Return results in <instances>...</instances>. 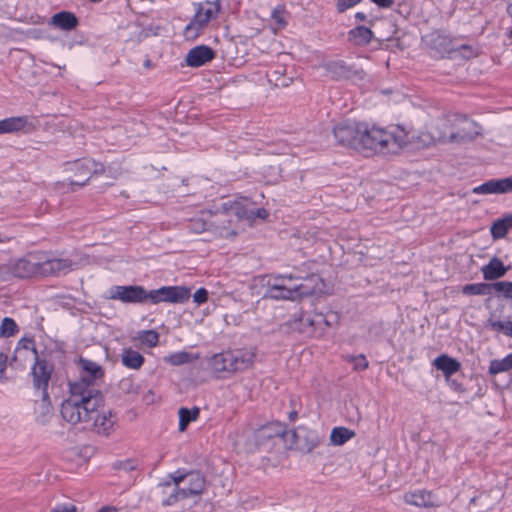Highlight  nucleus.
<instances>
[{
    "label": "nucleus",
    "instance_id": "338daca9",
    "mask_svg": "<svg viewBox=\"0 0 512 512\" xmlns=\"http://www.w3.org/2000/svg\"><path fill=\"white\" fill-rule=\"evenodd\" d=\"M485 496L483 494H480L479 496H474L470 499L469 501V504L470 505H475L477 501H480L484 498Z\"/></svg>",
    "mask_w": 512,
    "mask_h": 512
},
{
    "label": "nucleus",
    "instance_id": "774afa93",
    "mask_svg": "<svg viewBox=\"0 0 512 512\" xmlns=\"http://www.w3.org/2000/svg\"><path fill=\"white\" fill-rule=\"evenodd\" d=\"M506 2H507V6H506L507 14L512 18V0H506Z\"/></svg>",
    "mask_w": 512,
    "mask_h": 512
},
{
    "label": "nucleus",
    "instance_id": "c03bdc74",
    "mask_svg": "<svg viewBox=\"0 0 512 512\" xmlns=\"http://www.w3.org/2000/svg\"><path fill=\"white\" fill-rule=\"evenodd\" d=\"M285 8L283 6H277L272 10L271 18L274 23L277 25V28L283 29L287 25V22L284 18Z\"/></svg>",
    "mask_w": 512,
    "mask_h": 512
},
{
    "label": "nucleus",
    "instance_id": "0e129e2a",
    "mask_svg": "<svg viewBox=\"0 0 512 512\" xmlns=\"http://www.w3.org/2000/svg\"><path fill=\"white\" fill-rule=\"evenodd\" d=\"M268 168H269L270 170H272L273 175L275 176L274 181H277V178H278V176H279V172H280V168H279V166H273V165H270Z\"/></svg>",
    "mask_w": 512,
    "mask_h": 512
},
{
    "label": "nucleus",
    "instance_id": "8fccbe9b",
    "mask_svg": "<svg viewBox=\"0 0 512 512\" xmlns=\"http://www.w3.org/2000/svg\"><path fill=\"white\" fill-rule=\"evenodd\" d=\"M352 361L354 363V369L357 371H364L369 366V363H368L365 355H363V354L353 357Z\"/></svg>",
    "mask_w": 512,
    "mask_h": 512
},
{
    "label": "nucleus",
    "instance_id": "393cba45",
    "mask_svg": "<svg viewBox=\"0 0 512 512\" xmlns=\"http://www.w3.org/2000/svg\"><path fill=\"white\" fill-rule=\"evenodd\" d=\"M209 365L216 373H233L231 350L214 354L209 360Z\"/></svg>",
    "mask_w": 512,
    "mask_h": 512
},
{
    "label": "nucleus",
    "instance_id": "473e14b6",
    "mask_svg": "<svg viewBox=\"0 0 512 512\" xmlns=\"http://www.w3.org/2000/svg\"><path fill=\"white\" fill-rule=\"evenodd\" d=\"M355 436V432L346 427H334L330 433V442L333 445L341 446Z\"/></svg>",
    "mask_w": 512,
    "mask_h": 512
},
{
    "label": "nucleus",
    "instance_id": "de8ad7c7",
    "mask_svg": "<svg viewBox=\"0 0 512 512\" xmlns=\"http://www.w3.org/2000/svg\"><path fill=\"white\" fill-rule=\"evenodd\" d=\"M13 278H16L14 275L13 264L0 265V282H9Z\"/></svg>",
    "mask_w": 512,
    "mask_h": 512
},
{
    "label": "nucleus",
    "instance_id": "4468645a",
    "mask_svg": "<svg viewBox=\"0 0 512 512\" xmlns=\"http://www.w3.org/2000/svg\"><path fill=\"white\" fill-rule=\"evenodd\" d=\"M474 194H507L512 193V175L509 177L490 179L473 188Z\"/></svg>",
    "mask_w": 512,
    "mask_h": 512
},
{
    "label": "nucleus",
    "instance_id": "69168bd1",
    "mask_svg": "<svg viewBox=\"0 0 512 512\" xmlns=\"http://www.w3.org/2000/svg\"><path fill=\"white\" fill-rule=\"evenodd\" d=\"M297 418H298V412L295 409H293L292 411L289 412L288 419L291 422H295Z\"/></svg>",
    "mask_w": 512,
    "mask_h": 512
},
{
    "label": "nucleus",
    "instance_id": "864d4df0",
    "mask_svg": "<svg viewBox=\"0 0 512 512\" xmlns=\"http://www.w3.org/2000/svg\"><path fill=\"white\" fill-rule=\"evenodd\" d=\"M50 512H78V508L71 503H59Z\"/></svg>",
    "mask_w": 512,
    "mask_h": 512
},
{
    "label": "nucleus",
    "instance_id": "39448f33",
    "mask_svg": "<svg viewBox=\"0 0 512 512\" xmlns=\"http://www.w3.org/2000/svg\"><path fill=\"white\" fill-rule=\"evenodd\" d=\"M298 273L289 274H271L267 275L263 280L266 290L263 299L273 300H296L293 290V279L300 278Z\"/></svg>",
    "mask_w": 512,
    "mask_h": 512
},
{
    "label": "nucleus",
    "instance_id": "9b49d317",
    "mask_svg": "<svg viewBox=\"0 0 512 512\" xmlns=\"http://www.w3.org/2000/svg\"><path fill=\"white\" fill-rule=\"evenodd\" d=\"M34 359L35 363L31 369V374L33 376V386L34 388L42 391V399L44 402L49 401L47 388L51 374L53 372V367L49 366L46 360L39 359V356Z\"/></svg>",
    "mask_w": 512,
    "mask_h": 512
},
{
    "label": "nucleus",
    "instance_id": "0eeeda50",
    "mask_svg": "<svg viewBox=\"0 0 512 512\" xmlns=\"http://www.w3.org/2000/svg\"><path fill=\"white\" fill-rule=\"evenodd\" d=\"M288 448L302 453H310L318 447L322 441L317 431L305 426H298L289 431Z\"/></svg>",
    "mask_w": 512,
    "mask_h": 512
},
{
    "label": "nucleus",
    "instance_id": "a211bd4d",
    "mask_svg": "<svg viewBox=\"0 0 512 512\" xmlns=\"http://www.w3.org/2000/svg\"><path fill=\"white\" fill-rule=\"evenodd\" d=\"M324 68L326 72L335 80L350 79L356 75V70L353 66L348 65L343 60H332L325 63Z\"/></svg>",
    "mask_w": 512,
    "mask_h": 512
},
{
    "label": "nucleus",
    "instance_id": "cd10ccee",
    "mask_svg": "<svg viewBox=\"0 0 512 512\" xmlns=\"http://www.w3.org/2000/svg\"><path fill=\"white\" fill-rule=\"evenodd\" d=\"M207 25L208 24L202 18L194 14L191 21L184 28V38L188 41L196 40L202 34Z\"/></svg>",
    "mask_w": 512,
    "mask_h": 512
},
{
    "label": "nucleus",
    "instance_id": "6e6552de",
    "mask_svg": "<svg viewBox=\"0 0 512 512\" xmlns=\"http://www.w3.org/2000/svg\"><path fill=\"white\" fill-rule=\"evenodd\" d=\"M362 123L343 120L333 127V136L337 144L359 150Z\"/></svg>",
    "mask_w": 512,
    "mask_h": 512
},
{
    "label": "nucleus",
    "instance_id": "ddd939ff",
    "mask_svg": "<svg viewBox=\"0 0 512 512\" xmlns=\"http://www.w3.org/2000/svg\"><path fill=\"white\" fill-rule=\"evenodd\" d=\"M66 171L74 172L75 179H69L71 186L83 187L91 178V159L83 158L66 164Z\"/></svg>",
    "mask_w": 512,
    "mask_h": 512
},
{
    "label": "nucleus",
    "instance_id": "a18cd8bd",
    "mask_svg": "<svg viewBox=\"0 0 512 512\" xmlns=\"http://www.w3.org/2000/svg\"><path fill=\"white\" fill-rule=\"evenodd\" d=\"M174 488V481L168 476L157 485V490L162 497V500L171 493Z\"/></svg>",
    "mask_w": 512,
    "mask_h": 512
},
{
    "label": "nucleus",
    "instance_id": "49530a36",
    "mask_svg": "<svg viewBox=\"0 0 512 512\" xmlns=\"http://www.w3.org/2000/svg\"><path fill=\"white\" fill-rule=\"evenodd\" d=\"M119 388L126 394H138L139 387L134 384L131 378H124L119 383Z\"/></svg>",
    "mask_w": 512,
    "mask_h": 512
},
{
    "label": "nucleus",
    "instance_id": "f257e3e1",
    "mask_svg": "<svg viewBox=\"0 0 512 512\" xmlns=\"http://www.w3.org/2000/svg\"><path fill=\"white\" fill-rule=\"evenodd\" d=\"M80 389L79 385H69L70 396L61 404V416L73 425L82 423L84 429L99 435H110L117 417L110 410L102 413L99 411V408L104 405V395L102 392L88 394Z\"/></svg>",
    "mask_w": 512,
    "mask_h": 512
},
{
    "label": "nucleus",
    "instance_id": "4c0bfd02",
    "mask_svg": "<svg viewBox=\"0 0 512 512\" xmlns=\"http://www.w3.org/2000/svg\"><path fill=\"white\" fill-rule=\"evenodd\" d=\"M509 229H510V227H509V223L507 221V217L504 216L500 219H497L496 221H494L492 223L491 228H490V233H491L492 238L494 240H497V239L504 238L507 235Z\"/></svg>",
    "mask_w": 512,
    "mask_h": 512
},
{
    "label": "nucleus",
    "instance_id": "f3484780",
    "mask_svg": "<svg viewBox=\"0 0 512 512\" xmlns=\"http://www.w3.org/2000/svg\"><path fill=\"white\" fill-rule=\"evenodd\" d=\"M226 211H230L239 219H246L248 221H254L256 218L266 220L269 217V212L265 208L250 209L239 202H234L227 208V203L223 204Z\"/></svg>",
    "mask_w": 512,
    "mask_h": 512
},
{
    "label": "nucleus",
    "instance_id": "e2e57ef3",
    "mask_svg": "<svg viewBox=\"0 0 512 512\" xmlns=\"http://www.w3.org/2000/svg\"><path fill=\"white\" fill-rule=\"evenodd\" d=\"M98 512H118V510L113 506H103L98 510Z\"/></svg>",
    "mask_w": 512,
    "mask_h": 512
},
{
    "label": "nucleus",
    "instance_id": "f03ea898",
    "mask_svg": "<svg viewBox=\"0 0 512 512\" xmlns=\"http://www.w3.org/2000/svg\"><path fill=\"white\" fill-rule=\"evenodd\" d=\"M109 293V299L125 304H184L191 297V289L186 286H162L146 290L141 285H115L110 288Z\"/></svg>",
    "mask_w": 512,
    "mask_h": 512
},
{
    "label": "nucleus",
    "instance_id": "58836bf2",
    "mask_svg": "<svg viewBox=\"0 0 512 512\" xmlns=\"http://www.w3.org/2000/svg\"><path fill=\"white\" fill-rule=\"evenodd\" d=\"M485 328H488L493 332L503 333L504 335L509 336L512 328V321H500L490 317L485 323Z\"/></svg>",
    "mask_w": 512,
    "mask_h": 512
},
{
    "label": "nucleus",
    "instance_id": "9d476101",
    "mask_svg": "<svg viewBox=\"0 0 512 512\" xmlns=\"http://www.w3.org/2000/svg\"><path fill=\"white\" fill-rule=\"evenodd\" d=\"M293 273L301 275L300 278L293 279V290L295 292V298H302L314 295L322 291L323 280L316 273L302 274L299 270H295Z\"/></svg>",
    "mask_w": 512,
    "mask_h": 512
},
{
    "label": "nucleus",
    "instance_id": "5701e85b",
    "mask_svg": "<svg viewBox=\"0 0 512 512\" xmlns=\"http://www.w3.org/2000/svg\"><path fill=\"white\" fill-rule=\"evenodd\" d=\"M195 5V14L202 18L207 24H209L211 20L216 19L221 11L220 0H206Z\"/></svg>",
    "mask_w": 512,
    "mask_h": 512
},
{
    "label": "nucleus",
    "instance_id": "b1692460",
    "mask_svg": "<svg viewBox=\"0 0 512 512\" xmlns=\"http://www.w3.org/2000/svg\"><path fill=\"white\" fill-rule=\"evenodd\" d=\"M49 24L64 31H71L78 26L79 20L73 12L60 11L51 17Z\"/></svg>",
    "mask_w": 512,
    "mask_h": 512
},
{
    "label": "nucleus",
    "instance_id": "2f4dec72",
    "mask_svg": "<svg viewBox=\"0 0 512 512\" xmlns=\"http://www.w3.org/2000/svg\"><path fill=\"white\" fill-rule=\"evenodd\" d=\"M22 350L31 351L34 354V358H37L38 351L35 346V341L33 337H22L15 348V352L13 357L10 360V366H14L18 361V354L21 353Z\"/></svg>",
    "mask_w": 512,
    "mask_h": 512
},
{
    "label": "nucleus",
    "instance_id": "c85d7f7f",
    "mask_svg": "<svg viewBox=\"0 0 512 512\" xmlns=\"http://www.w3.org/2000/svg\"><path fill=\"white\" fill-rule=\"evenodd\" d=\"M122 364L129 369H140L144 362V356L132 348H124L121 355Z\"/></svg>",
    "mask_w": 512,
    "mask_h": 512
},
{
    "label": "nucleus",
    "instance_id": "aec40b11",
    "mask_svg": "<svg viewBox=\"0 0 512 512\" xmlns=\"http://www.w3.org/2000/svg\"><path fill=\"white\" fill-rule=\"evenodd\" d=\"M233 373L250 368L255 360L256 353L253 350H231Z\"/></svg>",
    "mask_w": 512,
    "mask_h": 512
},
{
    "label": "nucleus",
    "instance_id": "09e8293b",
    "mask_svg": "<svg viewBox=\"0 0 512 512\" xmlns=\"http://www.w3.org/2000/svg\"><path fill=\"white\" fill-rule=\"evenodd\" d=\"M362 0H337L336 1V11L338 13H344L347 10L358 5Z\"/></svg>",
    "mask_w": 512,
    "mask_h": 512
},
{
    "label": "nucleus",
    "instance_id": "dca6fc26",
    "mask_svg": "<svg viewBox=\"0 0 512 512\" xmlns=\"http://www.w3.org/2000/svg\"><path fill=\"white\" fill-rule=\"evenodd\" d=\"M216 57V52L207 45H198L190 49L186 55L187 66L197 68L211 62Z\"/></svg>",
    "mask_w": 512,
    "mask_h": 512
},
{
    "label": "nucleus",
    "instance_id": "3c124183",
    "mask_svg": "<svg viewBox=\"0 0 512 512\" xmlns=\"http://www.w3.org/2000/svg\"><path fill=\"white\" fill-rule=\"evenodd\" d=\"M456 49L462 52V55L467 59L477 56L478 54V49L476 47L467 44H462L458 46Z\"/></svg>",
    "mask_w": 512,
    "mask_h": 512
},
{
    "label": "nucleus",
    "instance_id": "bb28decb",
    "mask_svg": "<svg viewBox=\"0 0 512 512\" xmlns=\"http://www.w3.org/2000/svg\"><path fill=\"white\" fill-rule=\"evenodd\" d=\"M28 124L27 116H16L2 119L0 120V135L19 132L24 130Z\"/></svg>",
    "mask_w": 512,
    "mask_h": 512
},
{
    "label": "nucleus",
    "instance_id": "423d86ee",
    "mask_svg": "<svg viewBox=\"0 0 512 512\" xmlns=\"http://www.w3.org/2000/svg\"><path fill=\"white\" fill-rule=\"evenodd\" d=\"M77 366L80 369V378L78 381L69 382V385L81 386V391L93 394V392H101L99 389L94 387L97 380H102L105 376L104 368L87 358L80 356L76 361Z\"/></svg>",
    "mask_w": 512,
    "mask_h": 512
},
{
    "label": "nucleus",
    "instance_id": "37998d69",
    "mask_svg": "<svg viewBox=\"0 0 512 512\" xmlns=\"http://www.w3.org/2000/svg\"><path fill=\"white\" fill-rule=\"evenodd\" d=\"M139 338L149 347H155L159 342V334L155 330L142 331Z\"/></svg>",
    "mask_w": 512,
    "mask_h": 512
},
{
    "label": "nucleus",
    "instance_id": "13d9d810",
    "mask_svg": "<svg viewBox=\"0 0 512 512\" xmlns=\"http://www.w3.org/2000/svg\"><path fill=\"white\" fill-rule=\"evenodd\" d=\"M337 319L338 317L336 313L324 315V321H322V326L331 327L333 323L337 321ZM322 329L324 330V327H322Z\"/></svg>",
    "mask_w": 512,
    "mask_h": 512
},
{
    "label": "nucleus",
    "instance_id": "7ed1b4c3",
    "mask_svg": "<svg viewBox=\"0 0 512 512\" xmlns=\"http://www.w3.org/2000/svg\"><path fill=\"white\" fill-rule=\"evenodd\" d=\"M407 143V134L400 127L386 130L379 127H369L362 123L359 150H370L376 153H396Z\"/></svg>",
    "mask_w": 512,
    "mask_h": 512
},
{
    "label": "nucleus",
    "instance_id": "a878e982",
    "mask_svg": "<svg viewBox=\"0 0 512 512\" xmlns=\"http://www.w3.org/2000/svg\"><path fill=\"white\" fill-rule=\"evenodd\" d=\"M373 38L374 32L363 25H358L348 31V41L355 46H367Z\"/></svg>",
    "mask_w": 512,
    "mask_h": 512
},
{
    "label": "nucleus",
    "instance_id": "c756f323",
    "mask_svg": "<svg viewBox=\"0 0 512 512\" xmlns=\"http://www.w3.org/2000/svg\"><path fill=\"white\" fill-rule=\"evenodd\" d=\"M260 433L264 438L281 437L286 444L288 443L289 431H287V426L281 422H273L263 426Z\"/></svg>",
    "mask_w": 512,
    "mask_h": 512
},
{
    "label": "nucleus",
    "instance_id": "bf43d9fd",
    "mask_svg": "<svg viewBox=\"0 0 512 512\" xmlns=\"http://www.w3.org/2000/svg\"><path fill=\"white\" fill-rule=\"evenodd\" d=\"M91 163L93 167L91 168V176L92 175H101L105 172V167L102 163H97L91 159Z\"/></svg>",
    "mask_w": 512,
    "mask_h": 512
},
{
    "label": "nucleus",
    "instance_id": "4be33fe9",
    "mask_svg": "<svg viewBox=\"0 0 512 512\" xmlns=\"http://www.w3.org/2000/svg\"><path fill=\"white\" fill-rule=\"evenodd\" d=\"M479 134L478 131H474L473 133H460V132H451L449 135H446L445 133L435 130L430 132V141L429 143H436V142H466V141H472L476 138V136Z\"/></svg>",
    "mask_w": 512,
    "mask_h": 512
},
{
    "label": "nucleus",
    "instance_id": "79ce46f5",
    "mask_svg": "<svg viewBox=\"0 0 512 512\" xmlns=\"http://www.w3.org/2000/svg\"><path fill=\"white\" fill-rule=\"evenodd\" d=\"M210 224L201 217L193 218L189 221L187 229L195 234H200L209 230Z\"/></svg>",
    "mask_w": 512,
    "mask_h": 512
},
{
    "label": "nucleus",
    "instance_id": "6ab92c4d",
    "mask_svg": "<svg viewBox=\"0 0 512 512\" xmlns=\"http://www.w3.org/2000/svg\"><path fill=\"white\" fill-rule=\"evenodd\" d=\"M509 269L510 267L505 266L500 258L494 256L481 268V272L484 280L493 281L505 276Z\"/></svg>",
    "mask_w": 512,
    "mask_h": 512
},
{
    "label": "nucleus",
    "instance_id": "680f3d73",
    "mask_svg": "<svg viewBox=\"0 0 512 512\" xmlns=\"http://www.w3.org/2000/svg\"><path fill=\"white\" fill-rule=\"evenodd\" d=\"M7 362H8V356L5 353L0 352V377H2V375L5 372V369L7 367Z\"/></svg>",
    "mask_w": 512,
    "mask_h": 512
},
{
    "label": "nucleus",
    "instance_id": "1a4fd4ad",
    "mask_svg": "<svg viewBox=\"0 0 512 512\" xmlns=\"http://www.w3.org/2000/svg\"><path fill=\"white\" fill-rule=\"evenodd\" d=\"M322 321H324L322 313L316 314L314 317L303 313L300 317L290 321L289 326L304 337H320L323 334Z\"/></svg>",
    "mask_w": 512,
    "mask_h": 512
},
{
    "label": "nucleus",
    "instance_id": "2eb2a0df",
    "mask_svg": "<svg viewBox=\"0 0 512 512\" xmlns=\"http://www.w3.org/2000/svg\"><path fill=\"white\" fill-rule=\"evenodd\" d=\"M12 264L16 278L25 279L39 276L38 254H30L24 258L16 260Z\"/></svg>",
    "mask_w": 512,
    "mask_h": 512
},
{
    "label": "nucleus",
    "instance_id": "7c9ffc66",
    "mask_svg": "<svg viewBox=\"0 0 512 512\" xmlns=\"http://www.w3.org/2000/svg\"><path fill=\"white\" fill-rule=\"evenodd\" d=\"M200 414V409L198 407H193L191 409L187 407H181L178 411L179 415V431L184 432L188 425L197 420Z\"/></svg>",
    "mask_w": 512,
    "mask_h": 512
},
{
    "label": "nucleus",
    "instance_id": "412c9836",
    "mask_svg": "<svg viewBox=\"0 0 512 512\" xmlns=\"http://www.w3.org/2000/svg\"><path fill=\"white\" fill-rule=\"evenodd\" d=\"M433 366L443 373L445 380H449V377H452L453 374L461 369V363L447 354H441L436 357L433 361Z\"/></svg>",
    "mask_w": 512,
    "mask_h": 512
},
{
    "label": "nucleus",
    "instance_id": "4d7b16f0",
    "mask_svg": "<svg viewBox=\"0 0 512 512\" xmlns=\"http://www.w3.org/2000/svg\"><path fill=\"white\" fill-rule=\"evenodd\" d=\"M380 9H389L394 5V0H370Z\"/></svg>",
    "mask_w": 512,
    "mask_h": 512
},
{
    "label": "nucleus",
    "instance_id": "5fc2aeb1",
    "mask_svg": "<svg viewBox=\"0 0 512 512\" xmlns=\"http://www.w3.org/2000/svg\"><path fill=\"white\" fill-rule=\"evenodd\" d=\"M449 387L453 389L455 392L463 393L465 392V388L463 387L462 383L458 382L457 379H453L449 377V380H446Z\"/></svg>",
    "mask_w": 512,
    "mask_h": 512
},
{
    "label": "nucleus",
    "instance_id": "72a5a7b5",
    "mask_svg": "<svg viewBox=\"0 0 512 512\" xmlns=\"http://www.w3.org/2000/svg\"><path fill=\"white\" fill-rule=\"evenodd\" d=\"M405 502L418 507L433 506L431 501V493L426 491H418L405 495Z\"/></svg>",
    "mask_w": 512,
    "mask_h": 512
},
{
    "label": "nucleus",
    "instance_id": "603ef678",
    "mask_svg": "<svg viewBox=\"0 0 512 512\" xmlns=\"http://www.w3.org/2000/svg\"><path fill=\"white\" fill-rule=\"evenodd\" d=\"M208 300V291L201 287L193 294V301L198 305L204 304Z\"/></svg>",
    "mask_w": 512,
    "mask_h": 512
},
{
    "label": "nucleus",
    "instance_id": "ea45409f",
    "mask_svg": "<svg viewBox=\"0 0 512 512\" xmlns=\"http://www.w3.org/2000/svg\"><path fill=\"white\" fill-rule=\"evenodd\" d=\"M19 327L15 320L10 317L3 318L1 324H0V336L1 337H11L18 333Z\"/></svg>",
    "mask_w": 512,
    "mask_h": 512
},
{
    "label": "nucleus",
    "instance_id": "052dcab7",
    "mask_svg": "<svg viewBox=\"0 0 512 512\" xmlns=\"http://www.w3.org/2000/svg\"><path fill=\"white\" fill-rule=\"evenodd\" d=\"M354 18L360 22H367L371 26L374 24V19H368L364 12H356Z\"/></svg>",
    "mask_w": 512,
    "mask_h": 512
},
{
    "label": "nucleus",
    "instance_id": "6e6d98bb",
    "mask_svg": "<svg viewBox=\"0 0 512 512\" xmlns=\"http://www.w3.org/2000/svg\"><path fill=\"white\" fill-rule=\"evenodd\" d=\"M115 469H122L126 472L132 471L135 469L134 461L133 460H126L119 462L115 464Z\"/></svg>",
    "mask_w": 512,
    "mask_h": 512
},
{
    "label": "nucleus",
    "instance_id": "e433bc0d",
    "mask_svg": "<svg viewBox=\"0 0 512 512\" xmlns=\"http://www.w3.org/2000/svg\"><path fill=\"white\" fill-rule=\"evenodd\" d=\"M462 293L467 296L491 294V283H471L462 288Z\"/></svg>",
    "mask_w": 512,
    "mask_h": 512
},
{
    "label": "nucleus",
    "instance_id": "a19ab883",
    "mask_svg": "<svg viewBox=\"0 0 512 512\" xmlns=\"http://www.w3.org/2000/svg\"><path fill=\"white\" fill-rule=\"evenodd\" d=\"M494 291L502 294L505 298L512 299V282L511 281H498L491 283V292Z\"/></svg>",
    "mask_w": 512,
    "mask_h": 512
},
{
    "label": "nucleus",
    "instance_id": "20e7f679",
    "mask_svg": "<svg viewBox=\"0 0 512 512\" xmlns=\"http://www.w3.org/2000/svg\"><path fill=\"white\" fill-rule=\"evenodd\" d=\"M168 478L174 481V488L168 497L161 501L164 507L173 506L181 500L199 496L206 488V477L199 470H187L179 468L168 474Z\"/></svg>",
    "mask_w": 512,
    "mask_h": 512
},
{
    "label": "nucleus",
    "instance_id": "c9c22d12",
    "mask_svg": "<svg viewBox=\"0 0 512 512\" xmlns=\"http://www.w3.org/2000/svg\"><path fill=\"white\" fill-rule=\"evenodd\" d=\"M199 358L198 354H192L187 351H178L170 354L165 361L173 366H180L191 363Z\"/></svg>",
    "mask_w": 512,
    "mask_h": 512
},
{
    "label": "nucleus",
    "instance_id": "f8f14e48",
    "mask_svg": "<svg viewBox=\"0 0 512 512\" xmlns=\"http://www.w3.org/2000/svg\"><path fill=\"white\" fill-rule=\"evenodd\" d=\"M39 276H58L71 269L72 261L63 258H53L45 253L38 254Z\"/></svg>",
    "mask_w": 512,
    "mask_h": 512
},
{
    "label": "nucleus",
    "instance_id": "f704fd0d",
    "mask_svg": "<svg viewBox=\"0 0 512 512\" xmlns=\"http://www.w3.org/2000/svg\"><path fill=\"white\" fill-rule=\"evenodd\" d=\"M509 370H512V352L503 359L491 360L488 368V373L494 376Z\"/></svg>",
    "mask_w": 512,
    "mask_h": 512
}]
</instances>
